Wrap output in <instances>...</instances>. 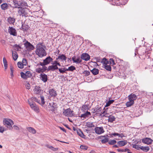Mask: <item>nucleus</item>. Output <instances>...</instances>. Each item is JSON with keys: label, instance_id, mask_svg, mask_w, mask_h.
I'll list each match as a JSON object with an SVG mask.
<instances>
[{"label": "nucleus", "instance_id": "37998d69", "mask_svg": "<svg viewBox=\"0 0 153 153\" xmlns=\"http://www.w3.org/2000/svg\"><path fill=\"white\" fill-rule=\"evenodd\" d=\"M21 76L22 78L25 79H27V77L26 76L25 73H24L23 72H21L20 73Z\"/></svg>", "mask_w": 153, "mask_h": 153}, {"label": "nucleus", "instance_id": "39448f33", "mask_svg": "<svg viewBox=\"0 0 153 153\" xmlns=\"http://www.w3.org/2000/svg\"><path fill=\"white\" fill-rule=\"evenodd\" d=\"M15 7H18L19 8L18 12L19 15H22V16H25L27 15V13L26 12V9H25L22 7L19 8V7H17V6H15Z\"/></svg>", "mask_w": 153, "mask_h": 153}, {"label": "nucleus", "instance_id": "423d86ee", "mask_svg": "<svg viewBox=\"0 0 153 153\" xmlns=\"http://www.w3.org/2000/svg\"><path fill=\"white\" fill-rule=\"evenodd\" d=\"M73 111L71 110L70 108H68L64 110L63 114V115L67 117H72L73 116Z\"/></svg>", "mask_w": 153, "mask_h": 153}, {"label": "nucleus", "instance_id": "338daca9", "mask_svg": "<svg viewBox=\"0 0 153 153\" xmlns=\"http://www.w3.org/2000/svg\"><path fill=\"white\" fill-rule=\"evenodd\" d=\"M59 127L61 130H62L64 132H66L65 129L64 128L61 127Z\"/></svg>", "mask_w": 153, "mask_h": 153}, {"label": "nucleus", "instance_id": "bb28decb", "mask_svg": "<svg viewBox=\"0 0 153 153\" xmlns=\"http://www.w3.org/2000/svg\"><path fill=\"white\" fill-rule=\"evenodd\" d=\"M117 143L120 146H124L127 144V142L124 141H120L117 142Z\"/></svg>", "mask_w": 153, "mask_h": 153}, {"label": "nucleus", "instance_id": "ddd939ff", "mask_svg": "<svg viewBox=\"0 0 153 153\" xmlns=\"http://www.w3.org/2000/svg\"><path fill=\"white\" fill-rule=\"evenodd\" d=\"M81 58L82 59L87 61L90 59V56L87 53H84L81 55Z\"/></svg>", "mask_w": 153, "mask_h": 153}, {"label": "nucleus", "instance_id": "0e129e2a", "mask_svg": "<svg viewBox=\"0 0 153 153\" xmlns=\"http://www.w3.org/2000/svg\"><path fill=\"white\" fill-rule=\"evenodd\" d=\"M14 46L16 48V49H18L19 48H21V47L19 45H15Z\"/></svg>", "mask_w": 153, "mask_h": 153}, {"label": "nucleus", "instance_id": "864d4df0", "mask_svg": "<svg viewBox=\"0 0 153 153\" xmlns=\"http://www.w3.org/2000/svg\"><path fill=\"white\" fill-rule=\"evenodd\" d=\"M80 148L82 149L86 150L88 149V147L87 146L81 145L80 146Z\"/></svg>", "mask_w": 153, "mask_h": 153}, {"label": "nucleus", "instance_id": "2f4dec72", "mask_svg": "<svg viewBox=\"0 0 153 153\" xmlns=\"http://www.w3.org/2000/svg\"><path fill=\"white\" fill-rule=\"evenodd\" d=\"M77 134L80 137L82 138H85V136L80 129H79L77 130Z\"/></svg>", "mask_w": 153, "mask_h": 153}, {"label": "nucleus", "instance_id": "052dcab7", "mask_svg": "<svg viewBox=\"0 0 153 153\" xmlns=\"http://www.w3.org/2000/svg\"><path fill=\"white\" fill-rule=\"evenodd\" d=\"M13 127L15 130H19V128L16 126L14 125L13 126Z\"/></svg>", "mask_w": 153, "mask_h": 153}, {"label": "nucleus", "instance_id": "58836bf2", "mask_svg": "<svg viewBox=\"0 0 153 153\" xmlns=\"http://www.w3.org/2000/svg\"><path fill=\"white\" fill-rule=\"evenodd\" d=\"M101 137H104V139H102L101 141V142L102 143H106L108 142V138L106 137L105 136H102Z\"/></svg>", "mask_w": 153, "mask_h": 153}, {"label": "nucleus", "instance_id": "dca6fc26", "mask_svg": "<svg viewBox=\"0 0 153 153\" xmlns=\"http://www.w3.org/2000/svg\"><path fill=\"white\" fill-rule=\"evenodd\" d=\"M47 69L46 67H42V68H36V71L38 73H40L45 72Z\"/></svg>", "mask_w": 153, "mask_h": 153}, {"label": "nucleus", "instance_id": "0eeeda50", "mask_svg": "<svg viewBox=\"0 0 153 153\" xmlns=\"http://www.w3.org/2000/svg\"><path fill=\"white\" fill-rule=\"evenodd\" d=\"M8 32L10 34L13 36H16L17 33L16 30L12 27H9L8 29Z\"/></svg>", "mask_w": 153, "mask_h": 153}, {"label": "nucleus", "instance_id": "473e14b6", "mask_svg": "<svg viewBox=\"0 0 153 153\" xmlns=\"http://www.w3.org/2000/svg\"><path fill=\"white\" fill-rule=\"evenodd\" d=\"M13 57V60L16 61L18 57V55L16 52H12Z\"/></svg>", "mask_w": 153, "mask_h": 153}, {"label": "nucleus", "instance_id": "9b49d317", "mask_svg": "<svg viewBox=\"0 0 153 153\" xmlns=\"http://www.w3.org/2000/svg\"><path fill=\"white\" fill-rule=\"evenodd\" d=\"M103 60H104V68L107 71H111V66L107 65L108 63V61L106 59H103Z\"/></svg>", "mask_w": 153, "mask_h": 153}, {"label": "nucleus", "instance_id": "f8f14e48", "mask_svg": "<svg viewBox=\"0 0 153 153\" xmlns=\"http://www.w3.org/2000/svg\"><path fill=\"white\" fill-rule=\"evenodd\" d=\"M49 95L51 97H55L57 95L56 91L54 89H51L49 91Z\"/></svg>", "mask_w": 153, "mask_h": 153}, {"label": "nucleus", "instance_id": "b1692460", "mask_svg": "<svg viewBox=\"0 0 153 153\" xmlns=\"http://www.w3.org/2000/svg\"><path fill=\"white\" fill-rule=\"evenodd\" d=\"M29 26L28 25L25 24H22L21 27V29L23 31H27L29 29Z\"/></svg>", "mask_w": 153, "mask_h": 153}, {"label": "nucleus", "instance_id": "69168bd1", "mask_svg": "<svg viewBox=\"0 0 153 153\" xmlns=\"http://www.w3.org/2000/svg\"><path fill=\"white\" fill-rule=\"evenodd\" d=\"M117 150L118 151V152H124V149H117Z\"/></svg>", "mask_w": 153, "mask_h": 153}, {"label": "nucleus", "instance_id": "6e6d98bb", "mask_svg": "<svg viewBox=\"0 0 153 153\" xmlns=\"http://www.w3.org/2000/svg\"><path fill=\"white\" fill-rule=\"evenodd\" d=\"M116 143V141L115 140H112L108 142V143L110 145H114Z\"/></svg>", "mask_w": 153, "mask_h": 153}, {"label": "nucleus", "instance_id": "774afa93", "mask_svg": "<svg viewBox=\"0 0 153 153\" xmlns=\"http://www.w3.org/2000/svg\"><path fill=\"white\" fill-rule=\"evenodd\" d=\"M113 147L114 148H118V146L117 145H115L113 146Z\"/></svg>", "mask_w": 153, "mask_h": 153}, {"label": "nucleus", "instance_id": "4468645a", "mask_svg": "<svg viewBox=\"0 0 153 153\" xmlns=\"http://www.w3.org/2000/svg\"><path fill=\"white\" fill-rule=\"evenodd\" d=\"M128 100H131L134 102V101L137 98V97L135 94L132 93L128 96Z\"/></svg>", "mask_w": 153, "mask_h": 153}, {"label": "nucleus", "instance_id": "cd10ccee", "mask_svg": "<svg viewBox=\"0 0 153 153\" xmlns=\"http://www.w3.org/2000/svg\"><path fill=\"white\" fill-rule=\"evenodd\" d=\"M115 117L112 116L110 115L108 117V121L111 123L113 122L114 121H115Z\"/></svg>", "mask_w": 153, "mask_h": 153}, {"label": "nucleus", "instance_id": "a878e982", "mask_svg": "<svg viewBox=\"0 0 153 153\" xmlns=\"http://www.w3.org/2000/svg\"><path fill=\"white\" fill-rule=\"evenodd\" d=\"M8 22L10 24H13L15 21V19L13 18L9 17L7 19Z\"/></svg>", "mask_w": 153, "mask_h": 153}, {"label": "nucleus", "instance_id": "603ef678", "mask_svg": "<svg viewBox=\"0 0 153 153\" xmlns=\"http://www.w3.org/2000/svg\"><path fill=\"white\" fill-rule=\"evenodd\" d=\"M109 62L110 65L112 66H113V65H115L114 61L113 59H109Z\"/></svg>", "mask_w": 153, "mask_h": 153}, {"label": "nucleus", "instance_id": "bf43d9fd", "mask_svg": "<svg viewBox=\"0 0 153 153\" xmlns=\"http://www.w3.org/2000/svg\"><path fill=\"white\" fill-rule=\"evenodd\" d=\"M39 65L41 66H42V67H46L45 66V65L44 62H39V64L37 65Z\"/></svg>", "mask_w": 153, "mask_h": 153}, {"label": "nucleus", "instance_id": "680f3d73", "mask_svg": "<svg viewBox=\"0 0 153 153\" xmlns=\"http://www.w3.org/2000/svg\"><path fill=\"white\" fill-rule=\"evenodd\" d=\"M33 99H34V101H35L36 102L39 103V104L40 103V100H38L37 98L35 97Z\"/></svg>", "mask_w": 153, "mask_h": 153}, {"label": "nucleus", "instance_id": "4d7b16f0", "mask_svg": "<svg viewBox=\"0 0 153 153\" xmlns=\"http://www.w3.org/2000/svg\"><path fill=\"white\" fill-rule=\"evenodd\" d=\"M6 130V129H5L4 127L3 126L0 127V132L3 133V132Z\"/></svg>", "mask_w": 153, "mask_h": 153}, {"label": "nucleus", "instance_id": "9d476101", "mask_svg": "<svg viewBox=\"0 0 153 153\" xmlns=\"http://www.w3.org/2000/svg\"><path fill=\"white\" fill-rule=\"evenodd\" d=\"M142 142L147 145H150L152 143L153 140L150 138L146 137L142 139Z\"/></svg>", "mask_w": 153, "mask_h": 153}, {"label": "nucleus", "instance_id": "f257e3e1", "mask_svg": "<svg viewBox=\"0 0 153 153\" xmlns=\"http://www.w3.org/2000/svg\"><path fill=\"white\" fill-rule=\"evenodd\" d=\"M46 47L43 45V43H38L36 46V53L40 57H42L46 55L45 49Z\"/></svg>", "mask_w": 153, "mask_h": 153}, {"label": "nucleus", "instance_id": "de8ad7c7", "mask_svg": "<svg viewBox=\"0 0 153 153\" xmlns=\"http://www.w3.org/2000/svg\"><path fill=\"white\" fill-rule=\"evenodd\" d=\"M103 112H104V114H102L101 116L102 117H108L109 116H110V115L108 113H107L105 111V110H104V111H103Z\"/></svg>", "mask_w": 153, "mask_h": 153}, {"label": "nucleus", "instance_id": "4c0bfd02", "mask_svg": "<svg viewBox=\"0 0 153 153\" xmlns=\"http://www.w3.org/2000/svg\"><path fill=\"white\" fill-rule=\"evenodd\" d=\"M114 101V100H109L106 103L105 107H107L109 106L111 104H112Z\"/></svg>", "mask_w": 153, "mask_h": 153}, {"label": "nucleus", "instance_id": "c03bdc74", "mask_svg": "<svg viewBox=\"0 0 153 153\" xmlns=\"http://www.w3.org/2000/svg\"><path fill=\"white\" fill-rule=\"evenodd\" d=\"M90 72L89 71H84L83 72L82 74L85 76H88L90 74Z\"/></svg>", "mask_w": 153, "mask_h": 153}, {"label": "nucleus", "instance_id": "09e8293b", "mask_svg": "<svg viewBox=\"0 0 153 153\" xmlns=\"http://www.w3.org/2000/svg\"><path fill=\"white\" fill-rule=\"evenodd\" d=\"M25 74L27 78L31 77L32 76V74L30 71H27Z\"/></svg>", "mask_w": 153, "mask_h": 153}, {"label": "nucleus", "instance_id": "aec40b11", "mask_svg": "<svg viewBox=\"0 0 153 153\" xmlns=\"http://www.w3.org/2000/svg\"><path fill=\"white\" fill-rule=\"evenodd\" d=\"M91 115V114L90 112L87 111L86 113L84 114H82L80 117L81 118H83L84 119H85L87 117H89V116Z\"/></svg>", "mask_w": 153, "mask_h": 153}, {"label": "nucleus", "instance_id": "c85d7f7f", "mask_svg": "<svg viewBox=\"0 0 153 153\" xmlns=\"http://www.w3.org/2000/svg\"><path fill=\"white\" fill-rule=\"evenodd\" d=\"M91 71L93 74L94 75H96L99 73V70L97 69L94 68Z\"/></svg>", "mask_w": 153, "mask_h": 153}, {"label": "nucleus", "instance_id": "a19ab883", "mask_svg": "<svg viewBox=\"0 0 153 153\" xmlns=\"http://www.w3.org/2000/svg\"><path fill=\"white\" fill-rule=\"evenodd\" d=\"M75 67L73 66H71L68 67V68L67 69V71H73L75 70Z\"/></svg>", "mask_w": 153, "mask_h": 153}, {"label": "nucleus", "instance_id": "6e6552de", "mask_svg": "<svg viewBox=\"0 0 153 153\" xmlns=\"http://www.w3.org/2000/svg\"><path fill=\"white\" fill-rule=\"evenodd\" d=\"M24 45L26 48L29 51L33 50L34 48V46L27 41H26Z\"/></svg>", "mask_w": 153, "mask_h": 153}, {"label": "nucleus", "instance_id": "4be33fe9", "mask_svg": "<svg viewBox=\"0 0 153 153\" xmlns=\"http://www.w3.org/2000/svg\"><path fill=\"white\" fill-rule=\"evenodd\" d=\"M27 130L30 133L33 134H35L36 133V130L34 128L31 127H27L26 128Z\"/></svg>", "mask_w": 153, "mask_h": 153}, {"label": "nucleus", "instance_id": "3c124183", "mask_svg": "<svg viewBox=\"0 0 153 153\" xmlns=\"http://www.w3.org/2000/svg\"><path fill=\"white\" fill-rule=\"evenodd\" d=\"M40 98L41 100V103H40L39 104L42 105H44L45 104L44 97L43 96H41Z\"/></svg>", "mask_w": 153, "mask_h": 153}, {"label": "nucleus", "instance_id": "79ce46f5", "mask_svg": "<svg viewBox=\"0 0 153 153\" xmlns=\"http://www.w3.org/2000/svg\"><path fill=\"white\" fill-rule=\"evenodd\" d=\"M86 125L89 128H92L94 126L93 123L90 122L87 123Z\"/></svg>", "mask_w": 153, "mask_h": 153}, {"label": "nucleus", "instance_id": "e2e57ef3", "mask_svg": "<svg viewBox=\"0 0 153 153\" xmlns=\"http://www.w3.org/2000/svg\"><path fill=\"white\" fill-rule=\"evenodd\" d=\"M0 42L1 44H2L3 45L5 44V40L4 39H1V40Z\"/></svg>", "mask_w": 153, "mask_h": 153}, {"label": "nucleus", "instance_id": "7ed1b4c3", "mask_svg": "<svg viewBox=\"0 0 153 153\" xmlns=\"http://www.w3.org/2000/svg\"><path fill=\"white\" fill-rule=\"evenodd\" d=\"M52 65L48 67V69L49 70L54 71L55 70L59 69L57 65H58L59 66H61V64L60 62H59V61L56 60L53 61V62L52 63Z\"/></svg>", "mask_w": 153, "mask_h": 153}, {"label": "nucleus", "instance_id": "20e7f679", "mask_svg": "<svg viewBox=\"0 0 153 153\" xmlns=\"http://www.w3.org/2000/svg\"><path fill=\"white\" fill-rule=\"evenodd\" d=\"M28 102L30 108L33 110L37 113H39L40 109L38 105H36L35 103L30 102L29 100H28Z\"/></svg>", "mask_w": 153, "mask_h": 153}, {"label": "nucleus", "instance_id": "2eb2a0df", "mask_svg": "<svg viewBox=\"0 0 153 153\" xmlns=\"http://www.w3.org/2000/svg\"><path fill=\"white\" fill-rule=\"evenodd\" d=\"M67 59V57L64 54L59 55L58 57L56 58L57 60H59L63 62L64 61H66Z\"/></svg>", "mask_w": 153, "mask_h": 153}, {"label": "nucleus", "instance_id": "c756f323", "mask_svg": "<svg viewBox=\"0 0 153 153\" xmlns=\"http://www.w3.org/2000/svg\"><path fill=\"white\" fill-rule=\"evenodd\" d=\"M134 103V102L132 101L131 100H129L128 101L126 102V105L127 107H129L132 105Z\"/></svg>", "mask_w": 153, "mask_h": 153}, {"label": "nucleus", "instance_id": "72a5a7b5", "mask_svg": "<svg viewBox=\"0 0 153 153\" xmlns=\"http://www.w3.org/2000/svg\"><path fill=\"white\" fill-rule=\"evenodd\" d=\"M111 135L112 136H117L119 137H124V134H119L117 133H112L111 134Z\"/></svg>", "mask_w": 153, "mask_h": 153}, {"label": "nucleus", "instance_id": "f704fd0d", "mask_svg": "<svg viewBox=\"0 0 153 153\" xmlns=\"http://www.w3.org/2000/svg\"><path fill=\"white\" fill-rule=\"evenodd\" d=\"M140 149L145 152H147L149 150V148L148 146L144 147L142 146L141 147Z\"/></svg>", "mask_w": 153, "mask_h": 153}, {"label": "nucleus", "instance_id": "5fc2aeb1", "mask_svg": "<svg viewBox=\"0 0 153 153\" xmlns=\"http://www.w3.org/2000/svg\"><path fill=\"white\" fill-rule=\"evenodd\" d=\"M132 147L133 148H135L138 150H139L140 149L141 147H140L138 145L134 144L133 146Z\"/></svg>", "mask_w": 153, "mask_h": 153}, {"label": "nucleus", "instance_id": "f3484780", "mask_svg": "<svg viewBox=\"0 0 153 153\" xmlns=\"http://www.w3.org/2000/svg\"><path fill=\"white\" fill-rule=\"evenodd\" d=\"M40 78L42 81L44 82H46L47 81V76L45 74H41L40 75Z\"/></svg>", "mask_w": 153, "mask_h": 153}, {"label": "nucleus", "instance_id": "a211bd4d", "mask_svg": "<svg viewBox=\"0 0 153 153\" xmlns=\"http://www.w3.org/2000/svg\"><path fill=\"white\" fill-rule=\"evenodd\" d=\"M72 60L74 62L76 63H80L82 61V59L79 57H78L77 58L75 56H74L72 58Z\"/></svg>", "mask_w": 153, "mask_h": 153}, {"label": "nucleus", "instance_id": "412c9836", "mask_svg": "<svg viewBox=\"0 0 153 153\" xmlns=\"http://www.w3.org/2000/svg\"><path fill=\"white\" fill-rule=\"evenodd\" d=\"M34 92L36 94H39L41 91L40 87L38 86H36L34 89Z\"/></svg>", "mask_w": 153, "mask_h": 153}, {"label": "nucleus", "instance_id": "8fccbe9b", "mask_svg": "<svg viewBox=\"0 0 153 153\" xmlns=\"http://www.w3.org/2000/svg\"><path fill=\"white\" fill-rule=\"evenodd\" d=\"M1 7L3 10H5L7 7V4L6 3H4L1 5Z\"/></svg>", "mask_w": 153, "mask_h": 153}, {"label": "nucleus", "instance_id": "13d9d810", "mask_svg": "<svg viewBox=\"0 0 153 153\" xmlns=\"http://www.w3.org/2000/svg\"><path fill=\"white\" fill-rule=\"evenodd\" d=\"M25 87L27 89H30V84L29 83H27L25 85Z\"/></svg>", "mask_w": 153, "mask_h": 153}, {"label": "nucleus", "instance_id": "393cba45", "mask_svg": "<svg viewBox=\"0 0 153 153\" xmlns=\"http://www.w3.org/2000/svg\"><path fill=\"white\" fill-rule=\"evenodd\" d=\"M10 73L11 76V78H13L14 77L13 73L14 71V69L12 65H10Z\"/></svg>", "mask_w": 153, "mask_h": 153}, {"label": "nucleus", "instance_id": "49530a36", "mask_svg": "<svg viewBox=\"0 0 153 153\" xmlns=\"http://www.w3.org/2000/svg\"><path fill=\"white\" fill-rule=\"evenodd\" d=\"M22 62L24 66H26L27 65V62L25 59H23Z\"/></svg>", "mask_w": 153, "mask_h": 153}, {"label": "nucleus", "instance_id": "a18cd8bd", "mask_svg": "<svg viewBox=\"0 0 153 153\" xmlns=\"http://www.w3.org/2000/svg\"><path fill=\"white\" fill-rule=\"evenodd\" d=\"M88 105H83L82 106V110L83 111H85L87 110H88Z\"/></svg>", "mask_w": 153, "mask_h": 153}, {"label": "nucleus", "instance_id": "ea45409f", "mask_svg": "<svg viewBox=\"0 0 153 153\" xmlns=\"http://www.w3.org/2000/svg\"><path fill=\"white\" fill-rule=\"evenodd\" d=\"M17 65L18 68H20L22 69L24 68V65H23L22 63L20 62H18L17 64Z\"/></svg>", "mask_w": 153, "mask_h": 153}, {"label": "nucleus", "instance_id": "c9c22d12", "mask_svg": "<svg viewBox=\"0 0 153 153\" xmlns=\"http://www.w3.org/2000/svg\"><path fill=\"white\" fill-rule=\"evenodd\" d=\"M46 146L48 148L51 149L53 151H57L58 149V148H55L53 147L52 146H49L48 145H46Z\"/></svg>", "mask_w": 153, "mask_h": 153}, {"label": "nucleus", "instance_id": "e433bc0d", "mask_svg": "<svg viewBox=\"0 0 153 153\" xmlns=\"http://www.w3.org/2000/svg\"><path fill=\"white\" fill-rule=\"evenodd\" d=\"M59 71L62 73H63L66 71H67V69L65 68H59L58 69Z\"/></svg>", "mask_w": 153, "mask_h": 153}, {"label": "nucleus", "instance_id": "6ab92c4d", "mask_svg": "<svg viewBox=\"0 0 153 153\" xmlns=\"http://www.w3.org/2000/svg\"><path fill=\"white\" fill-rule=\"evenodd\" d=\"M53 59L50 56L47 57L45 59L43 60L44 62L45 65L49 64L51 61H52Z\"/></svg>", "mask_w": 153, "mask_h": 153}, {"label": "nucleus", "instance_id": "5701e85b", "mask_svg": "<svg viewBox=\"0 0 153 153\" xmlns=\"http://www.w3.org/2000/svg\"><path fill=\"white\" fill-rule=\"evenodd\" d=\"M102 108L101 107H100L98 109H96L95 112L97 114H100V115L101 116L102 114H103L105 113L104 112H103V111H102Z\"/></svg>", "mask_w": 153, "mask_h": 153}, {"label": "nucleus", "instance_id": "f03ea898", "mask_svg": "<svg viewBox=\"0 0 153 153\" xmlns=\"http://www.w3.org/2000/svg\"><path fill=\"white\" fill-rule=\"evenodd\" d=\"M3 123L8 129L12 130L13 127L12 126L13 125L14 123L12 120L8 118H4Z\"/></svg>", "mask_w": 153, "mask_h": 153}, {"label": "nucleus", "instance_id": "7c9ffc66", "mask_svg": "<svg viewBox=\"0 0 153 153\" xmlns=\"http://www.w3.org/2000/svg\"><path fill=\"white\" fill-rule=\"evenodd\" d=\"M3 62L5 70H6L7 68V61L5 57H4L3 58Z\"/></svg>", "mask_w": 153, "mask_h": 153}, {"label": "nucleus", "instance_id": "1a4fd4ad", "mask_svg": "<svg viewBox=\"0 0 153 153\" xmlns=\"http://www.w3.org/2000/svg\"><path fill=\"white\" fill-rule=\"evenodd\" d=\"M94 130L96 134H101L103 133L105 131L102 127H96L95 128Z\"/></svg>", "mask_w": 153, "mask_h": 153}]
</instances>
